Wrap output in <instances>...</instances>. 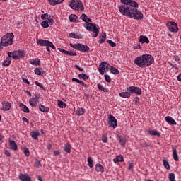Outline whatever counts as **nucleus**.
<instances>
[{
	"mask_svg": "<svg viewBox=\"0 0 181 181\" xmlns=\"http://www.w3.org/2000/svg\"><path fill=\"white\" fill-rule=\"evenodd\" d=\"M122 5L117 6L120 13L130 19L141 21L144 19V14L138 10V3L134 0H120Z\"/></svg>",
	"mask_w": 181,
	"mask_h": 181,
	"instance_id": "obj_1",
	"label": "nucleus"
},
{
	"mask_svg": "<svg viewBox=\"0 0 181 181\" xmlns=\"http://www.w3.org/2000/svg\"><path fill=\"white\" fill-rule=\"evenodd\" d=\"M154 62L155 59H153V57L151 54H143L136 57L134 59V64L141 69L149 67Z\"/></svg>",
	"mask_w": 181,
	"mask_h": 181,
	"instance_id": "obj_2",
	"label": "nucleus"
},
{
	"mask_svg": "<svg viewBox=\"0 0 181 181\" xmlns=\"http://www.w3.org/2000/svg\"><path fill=\"white\" fill-rule=\"evenodd\" d=\"M13 37H15V36L12 33L4 35L1 39V46L8 47L11 46V45H13Z\"/></svg>",
	"mask_w": 181,
	"mask_h": 181,
	"instance_id": "obj_3",
	"label": "nucleus"
},
{
	"mask_svg": "<svg viewBox=\"0 0 181 181\" xmlns=\"http://www.w3.org/2000/svg\"><path fill=\"white\" fill-rule=\"evenodd\" d=\"M69 46L72 47L73 49H75L76 50H78V52H81V53H87L88 50H90V47L88 45H86L84 44H73L70 43Z\"/></svg>",
	"mask_w": 181,
	"mask_h": 181,
	"instance_id": "obj_4",
	"label": "nucleus"
},
{
	"mask_svg": "<svg viewBox=\"0 0 181 181\" xmlns=\"http://www.w3.org/2000/svg\"><path fill=\"white\" fill-rule=\"evenodd\" d=\"M8 57H12L15 60H19V59H23L25 57V52L18 49L14 52H8L7 53Z\"/></svg>",
	"mask_w": 181,
	"mask_h": 181,
	"instance_id": "obj_5",
	"label": "nucleus"
},
{
	"mask_svg": "<svg viewBox=\"0 0 181 181\" xmlns=\"http://www.w3.org/2000/svg\"><path fill=\"white\" fill-rule=\"evenodd\" d=\"M84 28H86L87 30L94 33L93 37H97V36H98V33H100V30L97 28V24L95 23H88L87 24H84Z\"/></svg>",
	"mask_w": 181,
	"mask_h": 181,
	"instance_id": "obj_6",
	"label": "nucleus"
},
{
	"mask_svg": "<svg viewBox=\"0 0 181 181\" xmlns=\"http://www.w3.org/2000/svg\"><path fill=\"white\" fill-rule=\"evenodd\" d=\"M69 6L71 9H74L75 11H83L84 9V6L81 0H72Z\"/></svg>",
	"mask_w": 181,
	"mask_h": 181,
	"instance_id": "obj_7",
	"label": "nucleus"
},
{
	"mask_svg": "<svg viewBox=\"0 0 181 181\" xmlns=\"http://www.w3.org/2000/svg\"><path fill=\"white\" fill-rule=\"evenodd\" d=\"M110 64H108V62H101L98 68V71L100 74H101L102 76L104 75L105 71H108V70H110Z\"/></svg>",
	"mask_w": 181,
	"mask_h": 181,
	"instance_id": "obj_8",
	"label": "nucleus"
},
{
	"mask_svg": "<svg viewBox=\"0 0 181 181\" xmlns=\"http://www.w3.org/2000/svg\"><path fill=\"white\" fill-rule=\"evenodd\" d=\"M127 91H129L131 94L134 93L137 95H141L142 94V89L136 86H130L127 88Z\"/></svg>",
	"mask_w": 181,
	"mask_h": 181,
	"instance_id": "obj_9",
	"label": "nucleus"
},
{
	"mask_svg": "<svg viewBox=\"0 0 181 181\" xmlns=\"http://www.w3.org/2000/svg\"><path fill=\"white\" fill-rule=\"evenodd\" d=\"M167 28L170 32L177 33L179 31V27H177V23L170 21L167 23Z\"/></svg>",
	"mask_w": 181,
	"mask_h": 181,
	"instance_id": "obj_10",
	"label": "nucleus"
},
{
	"mask_svg": "<svg viewBox=\"0 0 181 181\" xmlns=\"http://www.w3.org/2000/svg\"><path fill=\"white\" fill-rule=\"evenodd\" d=\"M108 125L109 127H111L112 128H117V125L118 124V122L117 121V119L112 115H109L108 116Z\"/></svg>",
	"mask_w": 181,
	"mask_h": 181,
	"instance_id": "obj_11",
	"label": "nucleus"
},
{
	"mask_svg": "<svg viewBox=\"0 0 181 181\" xmlns=\"http://www.w3.org/2000/svg\"><path fill=\"white\" fill-rule=\"evenodd\" d=\"M39 103V97L37 95H35L34 98H32L29 100V104L31 107H36V104Z\"/></svg>",
	"mask_w": 181,
	"mask_h": 181,
	"instance_id": "obj_12",
	"label": "nucleus"
},
{
	"mask_svg": "<svg viewBox=\"0 0 181 181\" xmlns=\"http://www.w3.org/2000/svg\"><path fill=\"white\" fill-rule=\"evenodd\" d=\"M59 52H61V53H63L64 54H66V56H77V52H74L73 51H67L65 49H63L62 48H58Z\"/></svg>",
	"mask_w": 181,
	"mask_h": 181,
	"instance_id": "obj_13",
	"label": "nucleus"
},
{
	"mask_svg": "<svg viewBox=\"0 0 181 181\" xmlns=\"http://www.w3.org/2000/svg\"><path fill=\"white\" fill-rule=\"evenodd\" d=\"M18 178L21 181H32V179L30 177L28 174L20 173L18 175Z\"/></svg>",
	"mask_w": 181,
	"mask_h": 181,
	"instance_id": "obj_14",
	"label": "nucleus"
},
{
	"mask_svg": "<svg viewBox=\"0 0 181 181\" xmlns=\"http://www.w3.org/2000/svg\"><path fill=\"white\" fill-rule=\"evenodd\" d=\"M8 142L10 149H12V151H18V144H16V142H15L14 140L9 139Z\"/></svg>",
	"mask_w": 181,
	"mask_h": 181,
	"instance_id": "obj_15",
	"label": "nucleus"
},
{
	"mask_svg": "<svg viewBox=\"0 0 181 181\" xmlns=\"http://www.w3.org/2000/svg\"><path fill=\"white\" fill-rule=\"evenodd\" d=\"M165 121L168 122V124H170L171 125H177V123L175 122V119L170 116H167L165 117Z\"/></svg>",
	"mask_w": 181,
	"mask_h": 181,
	"instance_id": "obj_16",
	"label": "nucleus"
},
{
	"mask_svg": "<svg viewBox=\"0 0 181 181\" xmlns=\"http://www.w3.org/2000/svg\"><path fill=\"white\" fill-rule=\"evenodd\" d=\"M12 108V105L9 102H4L3 103L2 110L3 111H9Z\"/></svg>",
	"mask_w": 181,
	"mask_h": 181,
	"instance_id": "obj_17",
	"label": "nucleus"
},
{
	"mask_svg": "<svg viewBox=\"0 0 181 181\" xmlns=\"http://www.w3.org/2000/svg\"><path fill=\"white\" fill-rule=\"evenodd\" d=\"M30 135L35 141H39V136L40 135V133L39 132L33 131L30 133Z\"/></svg>",
	"mask_w": 181,
	"mask_h": 181,
	"instance_id": "obj_18",
	"label": "nucleus"
},
{
	"mask_svg": "<svg viewBox=\"0 0 181 181\" xmlns=\"http://www.w3.org/2000/svg\"><path fill=\"white\" fill-rule=\"evenodd\" d=\"M173 149V158L175 162H179V156L177 155V150L175 147H172Z\"/></svg>",
	"mask_w": 181,
	"mask_h": 181,
	"instance_id": "obj_19",
	"label": "nucleus"
},
{
	"mask_svg": "<svg viewBox=\"0 0 181 181\" xmlns=\"http://www.w3.org/2000/svg\"><path fill=\"white\" fill-rule=\"evenodd\" d=\"M11 62H12V59L10 57H8L4 59V61L2 63V66H4V67H8L11 66Z\"/></svg>",
	"mask_w": 181,
	"mask_h": 181,
	"instance_id": "obj_20",
	"label": "nucleus"
},
{
	"mask_svg": "<svg viewBox=\"0 0 181 181\" xmlns=\"http://www.w3.org/2000/svg\"><path fill=\"white\" fill-rule=\"evenodd\" d=\"M49 42V41L47 40H42V39H40V40H37V43L40 46H48Z\"/></svg>",
	"mask_w": 181,
	"mask_h": 181,
	"instance_id": "obj_21",
	"label": "nucleus"
},
{
	"mask_svg": "<svg viewBox=\"0 0 181 181\" xmlns=\"http://www.w3.org/2000/svg\"><path fill=\"white\" fill-rule=\"evenodd\" d=\"M29 63H30L33 66H40V59H39V58H35L30 59Z\"/></svg>",
	"mask_w": 181,
	"mask_h": 181,
	"instance_id": "obj_22",
	"label": "nucleus"
},
{
	"mask_svg": "<svg viewBox=\"0 0 181 181\" xmlns=\"http://www.w3.org/2000/svg\"><path fill=\"white\" fill-rule=\"evenodd\" d=\"M34 71L37 76H43L45 74V71L41 67L36 68Z\"/></svg>",
	"mask_w": 181,
	"mask_h": 181,
	"instance_id": "obj_23",
	"label": "nucleus"
},
{
	"mask_svg": "<svg viewBox=\"0 0 181 181\" xmlns=\"http://www.w3.org/2000/svg\"><path fill=\"white\" fill-rule=\"evenodd\" d=\"M19 107L21 111H23V112H26L27 114L30 112L29 107H28V106L25 105L23 103H20Z\"/></svg>",
	"mask_w": 181,
	"mask_h": 181,
	"instance_id": "obj_24",
	"label": "nucleus"
},
{
	"mask_svg": "<svg viewBox=\"0 0 181 181\" xmlns=\"http://www.w3.org/2000/svg\"><path fill=\"white\" fill-rule=\"evenodd\" d=\"M63 149L65 152H66V153H71V145H70V143L65 144Z\"/></svg>",
	"mask_w": 181,
	"mask_h": 181,
	"instance_id": "obj_25",
	"label": "nucleus"
},
{
	"mask_svg": "<svg viewBox=\"0 0 181 181\" xmlns=\"http://www.w3.org/2000/svg\"><path fill=\"white\" fill-rule=\"evenodd\" d=\"M38 108L41 112H49V111H50V109L48 107L43 105H39Z\"/></svg>",
	"mask_w": 181,
	"mask_h": 181,
	"instance_id": "obj_26",
	"label": "nucleus"
},
{
	"mask_svg": "<svg viewBox=\"0 0 181 181\" xmlns=\"http://www.w3.org/2000/svg\"><path fill=\"white\" fill-rule=\"evenodd\" d=\"M119 97H122V98H129L131 97V93L129 91L127 92H122L119 93Z\"/></svg>",
	"mask_w": 181,
	"mask_h": 181,
	"instance_id": "obj_27",
	"label": "nucleus"
},
{
	"mask_svg": "<svg viewBox=\"0 0 181 181\" xmlns=\"http://www.w3.org/2000/svg\"><path fill=\"white\" fill-rule=\"evenodd\" d=\"M49 2V5L52 6H54L56 5H59V4H62L64 0H48Z\"/></svg>",
	"mask_w": 181,
	"mask_h": 181,
	"instance_id": "obj_28",
	"label": "nucleus"
},
{
	"mask_svg": "<svg viewBox=\"0 0 181 181\" xmlns=\"http://www.w3.org/2000/svg\"><path fill=\"white\" fill-rule=\"evenodd\" d=\"M69 19L70 22H75L76 23H78V17H77V16H76L74 14H71L69 16Z\"/></svg>",
	"mask_w": 181,
	"mask_h": 181,
	"instance_id": "obj_29",
	"label": "nucleus"
},
{
	"mask_svg": "<svg viewBox=\"0 0 181 181\" xmlns=\"http://www.w3.org/2000/svg\"><path fill=\"white\" fill-rule=\"evenodd\" d=\"M95 170L96 172H100V173H104V167L100 163H96Z\"/></svg>",
	"mask_w": 181,
	"mask_h": 181,
	"instance_id": "obj_30",
	"label": "nucleus"
},
{
	"mask_svg": "<svg viewBox=\"0 0 181 181\" xmlns=\"http://www.w3.org/2000/svg\"><path fill=\"white\" fill-rule=\"evenodd\" d=\"M139 42L141 43H149V39H148V37L145 36V35H141L140 36V39H139Z\"/></svg>",
	"mask_w": 181,
	"mask_h": 181,
	"instance_id": "obj_31",
	"label": "nucleus"
},
{
	"mask_svg": "<svg viewBox=\"0 0 181 181\" xmlns=\"http://www.w3.org/2000/svg\"><path fill=\"white\" fill-rule=\"evenodd\" d=\"M113 162L115 163H118V162H124V156H122V155L117 156L113 159Z\"/></svg>",
	"mask_w": 181,
	"mask_h": 181,
	"instance_id": "obj_32",
	"label": "nucleus"
},
{
	"mask_svg": "<svg viewBox=\"0 0 181 181\" xmlns=\"http://www.w3.org/2000/svg\"><path fill=\"white\" fill-rule=\"evenodd\" d=\"M84 114H86V109L83 107H79L76 110L77 115L81 116V115H84Z\"/></svg>",
	"mask_w": 181,
	"mask_h": 181,
	"instance_id": "obj_33",
	"label": "nucleus"
},
{
	"mask_svg": "<svg viewBox=\"0 0 181 181\" xmlns=\"http://www.w3.org/2000/svg\"><path fill=\"white\" fill-rule=\"evenodd\" d=\"M109 70H110V72L112 74H119V71L118 70V69L112 66H110V68H109Z\"/></svg>",
	"mask_w": 181,
	"mask_h": 181,
	"instance_id": "obj_34",
	"label": "nucleus"
},
{
	"mask_svg": "<svg viewBox=\"0 0 181 181\" xmlns=\"http://www.w3.org/2000/svg\"><path fill=\"white\" fill-rule=\"evenodd\" d=\"M148 133L152 136H160V134L156 130H150L148 132Z\"/></svg>",
	"mask_w": 181,
	"mask_h": 181,
	"instance_id": "obj_35",
	"label": "nucleus"
},
{
	"mask_svg": "<svg viewBox=\"0 0 181 181\" xmlns=\"http://www.w3.org/2000/svg\"><path fill=\"white\" fill-rule=\"evenodd\" d=\"M97 86H98V90H100V91H103V93L108 92V88H104V86H103V85H101L100 83H98Z\"/></svg>",
	"mask_w": 181,
	"mask_h": 181,
	"instance_id": "obj_36",
	"label": "nucleus"
},
{
	"mask_svg": "<svg viewBox=\"0 0 181 181\" xmlns=\"http://www.w3.org/2000/svg\"><path fill=\"white\" fill-rule=\"evenodd\" d=\"M94 160H93V158L91 157H88V166L90 168H94Z\"/></svg>",
	"mask_w": 181,
	"mask_h": 181,
	"instance_id": "obj_37",
	"label": "nucleus"
},
{
	"mask_svg": "<svg viewBox=\"0 0 181 181\" xmlns=\"http://www.w3.org/2000/svg\"><path fill=\"white\" fill-rule=\"evenodd\" d=\"M163 164L165 169H167V170H169V169H170V165H169V162L166 160V159L163 160Z\"/></svg>",
	"mask_w": 181,
	"mask_h": 181,
	"instance_id": "obj_38",
	"label": "nucleus"
},
{
	"mask_svg": "<svg viewBox=\"0 0 181 181\" xmlns=\"http://www.w3.org/2000/svg\"><path fill=\"white\" fill-rule=\"evenodd\" d=\"M168 179L170 181H176V175L173 173H170L168 174Z\"/></svg>",
	"mask_w": 181,
	"mask_h": 181,
	"instance_id": "obj_39",
	"label": "nucleus"
},
{
	"mask_svg": "<svg viewBox=\"0 0 181 181\" xmlns=\"http://www.w3.org/2000/svg\"><path fill=\"white\" fill-rule=\"evenodd\" d=\"M117 138H118V141H119L120 145L122 146H125V144H126L125 139L121 138L120 136H117Z\"/></svg>",
	"mask_w": 181,
	"mask_h": 181,
	"instance_id": "obj_40",
	"label": "nucleus"
},
{
	"mask_svg": "<svg viewBox=\"0 0 181 181\" xmlns=\"http://www.w3.org/2000/svg\"><path fill=\"white\" fill-rule=\"evenodd\" d=\"M103 35H101L100 40H99V43L102 44L104 43V42H105V40L107 39V34H105V33H103Z\"/></svg>",
	"mask_w": 181,
	"mask_h": 181,
	"instance_id": "obj_41",
	"label": "nucleus"
},
{
	"mask_svg": "<svg viewBox=\"0 0 181 181\" xmlns=\"http://www.w3.org/2000/svg\"><path fill=\"white\" fill-rule=\"evenodd\" d=\"M78 78L80 79L84 80L85 81H86V80H88V76H87V74H79Z\"/></svg>",
	"mask_w": 181,
	"mask_h": 181,
	"instance_id": "obj_42",
	"label": "nucleus"
},
{
	"mask_svg": "<svg viewBox=\"0 0 181 181\" xmlns=\"http://www.w3.org/2000/svg\"><path fill=\"white\" fill-rule=\"evenodd\" d=\"M102 141L103 144H107V142H108V136H107V134H103Z\"/></svg>",
	"mask_w": 181,
	"mask_h": 181,
	"instance_id": "obj_43",
	"label": "nucleus"
},
{
	"mask_svg": "<svg viewBox=\"0 0 181 181\" xmlns=\"http://www.w3.org/2000/svg\"><path fill=\"white\" fill-rule=\"evenodd\" d=\"M58 107H59V108H66V103H64V102L62 101V100H58Z\"/></svg>",
	"mask_w": 181,
	"mask_h": 181,
	"instance_id": "obj_44",
	"label": "nucleus"
},
{
	"mask_svg": "<svg viewBox=\"0 0 181 181\" xmlns=\"http://www.w3.org/2000/svg\"><path fill=\"white\" fill-rule=\"evenodd\" d=\"M41 26L44 28L45 29L49 27V21H44L41 23Z\"/></svg>",
	"mask_w": 181,
	"mask_h": 181,
	"instance_id": "obj_45",
	"label": "nucleus"
},
{
	"mask_svg": "<svg viewBox=\"0 0 181 181\" xmlns=\"http://www.w3.org/2000/svg\"><path fill=\"white\" fill-rule=\"evenodd\" d=\"M88 18V16H87V15H86L85 13H83L79 19H82V21H83V22H86V23H87V19Z\"/></svg>",
	"mask_w": 181,
	"mask_h": 181,
	"instance_id": "obj_46",
	"label": "nucleus"
},
{
	"mask_svg": "<svg viewBox=\"0 0 181 181\" xmlns=\"http://www.w3.org/2000/svg\"><path fill=\"white\" fill-rule=\"evenodd\" d=\"M107 43H108L111 47H115V46H117V44L111 40H107Z\"/></svg>",
	"mask_w": 181,
	"mask_h": 181,
	"instance_id": "obj_47",
	"label": "nucleus"
},
{
	"mask_svg": "<svg viewBox=\"0 0 181 181\" xmlns=\"http://www.w3.org/2000/svg\"><path fill=\"white\" fill-rule=\"evenodd\" d=\"M72 81H75V83H78L79 84H81V86H84V82L83 81H80L76 78H73Z\"/></svg>",
	"mask_w": 181,
	"mask_h": 181,
	"instance_id": "obj_48",
	"label": "nucleus"
},
{
	"mask_svg": "<svg viewBox=\"0 0 181 181\" xmlns=\"http://www.w3.org/2000/svg\"><path fill=\"white\" fill-rule=\"evenodd\" d=\"M49 18H52V16L48 13H44L41 16V19H49Z\"/></svg>",
	"mask_w": 181,
	"mask_h": 181,
	"instance_id": "obj_49",
	"label": "nucleus"
},
{
	"mask_svg": "<svg viewBox=\"0 0 181 181\" xmlns=\"http://www.w3.org/2000/svg\"><path fill=\"white\" fill-rule=\"evenodd\" d=\"M23 152L25 156H29L30 155V152L29 151V148H24Z\"/></svg>",
	"mask_w": 181,
	"mask_h": 181,
	"instance_id": "obj_50",
	"label": "nucleus"
},
{
	"mask_svg": "<svg viewBox=\"0 0 181 181\" xmlns=\"http://www.w3.org/2000/svg\"><path fill=\"white\" fill-rule=\"evenodd\" d=\"M104 77H105V81H107V83H110L111 81V77L110 76V75L105 74Z\"/></svg>",
	"mask_w": 181,
	"mask_h": 181,
	"instance_id": "obj_51",
	"label": "nucleus"
},
{
	"mask_svg": "<svg viewBox=\"0 0 181 181\" xmlns=\"http://www.w3.org/2000/svg\"><path fill=\"white\" fill-rule=\"evenodd\" d=\"M47 46L53 49V50H56V47L54 46V45H53V42L49 41Z\"/></svg>",
	"mask_w": 181,
	"mask_h": 181,
	"instance_id": "obj_52",
	"label": "nucleus"
},
{
	"mask_svg": "<svg viewBox=\"0 0 181 181\" xmlns=\"http://www.w3.org/2000/svg\"><path fill=\"white\" fill-rule=\"evenodd\" d=\"M74 37H75V39H83V35L78 34V33H75Z\"/></svg>",
	"mask_w": 181,
	"mask_h": 181,
	"instance_id": "obj_53",
	"label": "nucleus"
},
{
	"mask_svg": "<svg viewBox=\"0 0 181 181\" xmlns=\"http://www.w3.org/2000/svg\"><path fill=\"white\" fill-rule=\"evenodd\" d=\"M133 101L136 105H138V104L139 103V98L135 97Z\"/></svg>",
	"mask_w": 181,
	"mask_h": 181,
	"instance_id": "obj_54",
	"label": "nucleus"
},
{
	"mask_svg": "<svg viewBox=\"0 0 181 181\" xmlns=\"http://www.w3.org/2000/svg\"><path fill=\"white\" fill-rule=\"evenodd\" d=\"M74 67L76 69H77L78 70H79V71H81L82 73L84 72V69L83 68L80 67L78 65L76 64L74 66Z\"/></svg>",
	"mask_w": 181,
	"mask_h": 181,
	"instance_id": "obj_55",
	"label": "nucleus"
},
{
	"mask_svg": "<svg viewBox=\"0 0 181 181\" xmlns=\"http://www.w3.org/2000/svg\"><path fill=\"white\" fill-rule=\"evenodd\" d=\"M173 59L175 62H180V57L179 56H177V55L173 56Z\"/></svg>",
	"mask_w": 181,
	"mask_h": 181,
	"instance_id": "obj_56",
	"label": "nucleus"
},
{
	"mask_svg": "<svg viewBox=\"0 0 181 181\" xmlns=\"http://www.w3.org/2000/svg\"><path fill=\"white\" fill-rule=\"evenodd\" d=\"M22 81L23 83H25V84H28V86L30 84V82H29V81L25 78H22Z\"/></svg>",
	"mask_w": 181,
	"mask_h": 181,
	"instance_id": "obj_57",
	"label": "nucleus"
},
{
	"mask_svg": "<svg viewBox=\"0 0 181 181\" xmlns=\"http://www.w3.org/2000/svg\"><path fill=\"white\" fill-rule=\"evenodd\" d=\"M52 18V17H51ZM48 18V25H53V23H54V20H53L52 18Z\"/></svg>",
	"mask_w": 181,
	"mask_h": 181,
	"instance_id": "obj_58",
	"label": "nucleus"
},
{
	"mask_svg": "<svg viewBox=\"0 0 181 181\" xmlns=\"http://www.w3.org/2000/svg\"><path fill=\"white\" fill-rule=\"evenodd\" d=\"M60 155V151L59 150L54 151V156H59Z\"/></svg>",
	"mask_w": 181,
	"mask_h": 181,
	"instance_id": "obj_59",
	"label": "nucleus"
},
{
	"mask_svg": "<svg viewBox=\"0 0 181 181\" xmlns=\"http://www.w3.org/2000/svg\"><path fill=\"white\" fill-rule=\"evenodd\" d=\"M35 84L37 85L38 87H40V88H43V86H42V84L38 81H35Z\"/></svg>",
	"mask_w": 181,
	"mask_h": 181,
	"instance_id": "obj_60",
	"label": "nucleus"
},
{
	"mask_svg": "<svg viewBox=\"0 0 181 181\" xmlns=\"http://www.w3.org/2000/svg\"><path fill=\"white\" fill-rule=\"evenodd\" d=\"M35 166H36V168H39V166H42V164L40 163V162L39 160H36Z\"/></svg>",
	"mask_w": 181,
	"mask_h": 181,
	"instance_id": "obj_61",
	"label": "nucleus"
},
{
	"mask_svg": "<svg viewBox=\"0 0 181 181\" xmlns=\"http://www.w3.org/2000/svg\"><path fill=\"white\" fill-rule=\"evenodd\" d=\"M75 35H76V33H69V37H71V38H73V39H75Z\"/></svg>",
	"mask_w": 181,
	"mask_h": 181,
	"instance_id": "obj_62",
	"label": "nucleus"
},
{
	"mask_svg": "<svg viewBox=\"0 0 181 181\" xmlns=\"http://www.w3.org/2000/svg\"><path fill=\"white\" fill-rule=\"evenodd\" d=\"M22 121L26 122L27 124H29V119H28V118L26 117H22Z\"/></svg>",
	"mask_w": 181,
	"mask_h": 181,
	"instance_id": "obj_63",
	"label": "nucleus"
},
{
	"mask_svg": "<svg viewBox=\"0 0 181 181\" xmlns=\"http://www.w3.org/2000/svg\"><path fill=\"white\" fill-rule=\"evenodd\" d=\"M5 155H6L8 157L11 156V152L9 151L6 150L4 152Z\"/></svg>",
	"mask_w": 181,
	"mask_h": 181,
	"instance_id": "obj_64",
	"label": "nucleus"
}]
</instances>
